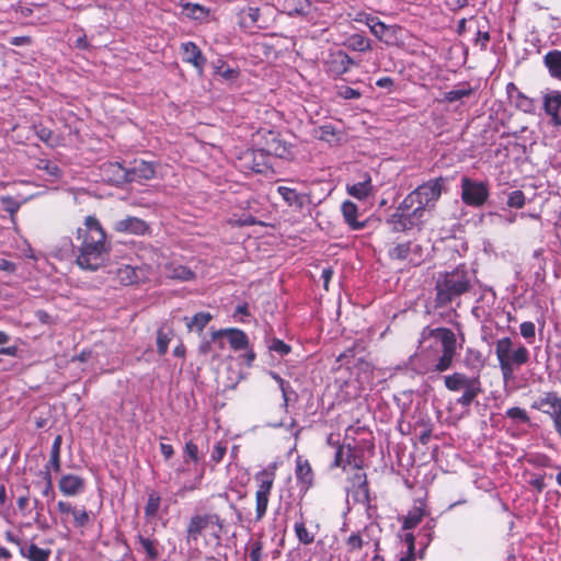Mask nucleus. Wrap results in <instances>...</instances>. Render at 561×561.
<instances>
[{"label": "nucleus", "instance_id": "f257e3e1", "mask_svg": "<svg viewBox=\"0 0 561 561\" xmlns=\"http://www.w3.org/2000/svg\"><path fill=\"white\" fill-rule=\"evenodd\" d=\"M78 254L76 264L84 271L95 272L104 266L110 251L111 242L100 220L95 216H87L83 226L76 232Z\"/></svg>", "mask_w": 561, "mask_h": 561}, {"label": "nucleus", "instance_id": "f03ea898", "mask_svg": "<svg viewBox=\"0 0 561 561\" xmlns=\"http://www.w3.org/2000/svg\"><path fill=\"white\" fill-rule=\"evenodd\" d=\"M495 356L505 383L515 379V371L529 362L530 353L522 343L504 336L495 342Z\"/></svg>", "mask_w": 561, "mask_h": 561}, {"label": "nucleus", "instance_id": "7ed1b4c3", "mask_svg": "<svg viewBox=\"0 0 561 561\" xmlns=\"http://www.w3.org/2000/svg\"><path fill=\"white\" fill-rule=\"evenodd\" d=\"M471 288V278L465 266H458L451 272L439 274L436 284L437 307H445Z\"/></svg>", "mask_w": 561, "mask_h": 561}, {"label": "nucleus", "instance_id": "20e7f679", "mask_svg": "<svg viewBox=\"0 0 561 561\" xmlns=\"http://www.w3.org/2000/svg\"><path fill=\"white\" fill-rule=\"evenodd\" d=\"M434 339L440 344V355L435 363L427 369L433 373H444L453 367L454 360L457 355V339L453 330L448 328L425 327L421 332L420 343H425L427 340Z\"/></svg>", "mask_w": 561, "mask_h": 561}, {"label": "nucleus", "instance_id": "39448f33", "mask_svg": "<svg viewBox=\"0 0 561 561\" xmlns=\"http://www.w3.org/2000/svg\"><path fill=\"white\" fill-rule=\"evenodd\" d=\"M446 179L443 176L431 179L419 185L402 201V208H413L414 215L424 216L427 209H433L442 196Z\"/></svg>", "mask_w": 561, "mask_h": 561}, {"label": "nucleus", "instance_id": "423d86ee", "mask_svg": "<svg viewBox=\"0 0 561 561\" xmlns=\"http://www.w3.org/2000/svg\"><path fill=\"white\" fill-rule=\"evenodd\" d=\"M444 386L451 392H462L457 403L463 408H469L483 391L479 374L469 376L461 371H454L444 377Z\"/></svg>", "mask_w": 561, "mask_h": 561}, {"label": "nucleus", "instance_id": "0eeeda50", "mask_svg": "<svg viewBox=\"0 0 561 561\" xmlns=\"http://www.w3.org/2000/svg\"><path fill=\"white\" fill-rule=\"evenodd\" d=\"M224 529L222 520L217 514H196L191 517L187 525V542H196L198 538L207 530L219 541Z\"/></svg>", "mask_w": 561, "mask_h": 561}, {"label": "nucleus", "instance_id": "6e6552de", "mask_svg": "<svg viewBox=\"0 0 561 561\" xmlns=\"http://www.w3.org/2000/svg\"><path fill=\"white\" fill-rule=\"evenodd\" d=\"M256 491H255V520L260 522L266 514L271 492L275 481V466H270L266 469L255 474Z\"/></svg>", "mask_w": 561, "mask_h": 561}, {"label": "nucleus", "instance_id": "1a4fd4ad", "mask_svg": "<svg viewBox=\"0 0 561 561\" xmlns=\"http://www.w3.org/2000/svg\"><path fill=\"white\" fill-rule=\"evenodd\" d=\"M489 197L488 184L471 180L468 176L461 179V199L468 206L480 207Z\"/></svg>", "mask_w": 561, "mask_h": 561}, {"label": "nucleus", "instance_id": "9d476101", "mask_svg": "<svg viewBox=\"0 0 561 561\" xmlns=\"http://www.w3.org/2000/svg\"><path fill=\"white\" fill-rule=\"evenodd\" d=\"M57 510L60 516V523L68 528L69 524H72L76 528H83L90 523V514L84 508H78L70 502L59 501L57 503Z\"/></svg>", "mask_w": 561, "mask_h": 561}, {"label": "nucleus", "instance_id": "9b49d317", "mask_svg": "<svg viewBox=\"0 0 561 561\" xmlns=\"http://www.w3.org/2000/svg\"><path fill=\"white\" fill-rule=\"evenodd\" d=\"M151 274V268L149 265L142 266H131V265H122L116 271V277L122 285L129 286L134 284H138L141 282H146Z\"/></svg>", "mask_w": 561, "mask_h": 561}, {"label": "nucleus", "instance_id": "f8f14e48", "mask_svg": "<svg viewBox=\"0 0 561 561\" xmlns=\"http://www.w3.org/2000/svg\"><path fill=\"white\" fill-rule=\"evenodd\" d=\"M531 409L540 411L551 417L561 413V397L554 391H547L531 402Z\"/></svg>", "mask_w": 561, "mask_h": 561}, {"label": "nucleus", "instance_id": "ddd939ff", "mask_svg": "<svg viewBox=\"0 0 561 561\" xmlns=\"http://www.w3.org/2000/svg\"><path fill=\"white\" fill-rule=\"evenodd\" d=\"M421 218L422 216L414 215V207L403 209L401 203L389 217L388 224L391 225L393 231L400 232L413 228Z\"/></svg>", "mask_w": 561, "mask_h": 561}, {"label": "nucleus", "instance_id": "4468645a", "mask_svg": "<svg viewBox=\"0 0 561 561\" xmlns=\"http://www.w3.org/2000/svg\"><path fill=\"white\" fill-rule=\"evenodd\" d=\"M240 168L244 172L263 173L268 168L262 149H248L239 158Z\"/></svg>", "mask_w": 561, "mask_h": 561}, {"label": "nucleus", "instance_id": "2eb2a0df", "mask_svg": "<svg viewBox=\"0 0 561 561\" xmlns=\"http://www.w3.org/2000/svg\"><path fill=\"white\" fill-rule=\"evenodd\" d=\"M114 230L119 233L144 236L149 231V225L138 217L127 216L114 224Z\"/></svg>", "mask_w": 561, "mask_h": 561}, {"label": "nucleus", "instance_id": "dca6fc26", "mask_svg": "<svg viewBox=\"0 0 561 561\" xmlns=\"http://www.w3.org/2000/svg\"><path fill=\"white\" fill-rule=\"evenodd\" d=\"M264 154L275 156L278 158H287L291 154L290 146L279 139L274 131H267L265 145L261 148Z\"/></svg>", "mask_w": 561, "mask_h": 561}, {"label": "nucleus", "instance_id": "f3484780", "mask_svg": "<svg viewBox=\"0 0 561 561\" xmlns=\"http://www.w3.org/2000/svg\"><path fill=\"white\" fill-rule=\"evenodd\" d=\"M104 179L115 185L129 183L128 169L118 162H107L101 167Z\"/></svg>", "mask_w": 561, "mask_h": 561}, {"label": "nucleus", "instance_id": "a211bd4d", "mask_svg": "<svg viewBox=\"0 0 561 561\" xmlns=\"http://www.w3.org/2000/svg\"><path fill=\"white\" fill-rule=\"evenodd\" d=\"M183 60L193 65V67L202 76L204 67L206 65V58L203 55L199 47L193 42H186L182 44Z\"/></svg>", "mask_w": 561, "mask_h": 561}, {"label": "nucleus", "instance_id": "6ab92c4d", "mask_svg": "<svg viewBox=\"0 0 561 561\" xmlns=\"http://www.w3.org/2000/svg\"><path fill=\"white\" fill-rule=\"evenodd\" d=\"M334 466L343 469H345L346 466H353L354 468L359 469L362 460L356 457L351 445H339L334 456Z\"/></svg>", "mask_w": 561, "mask_h": 561}, {"label": "nucleus", "instance_id": "aec40b11", "mask_svg": "<svg viewBox=\"0 0 561 561\" xmlns=\"http://www.w3.org/2000/svg\"><path fill=\"white\" fill-rule=\"evenodd\" d=\"M58 485L64 495L76 496L84 490L85 481L76 474H65L60 478Z\"/></svg>", "mask_w": 561, "mask_h": 561}, {"label": "nucleus", "instance_id": "412c9836", "mask_svg": "<svg viewBox=\"0 0 561 561\" xmlns=\"http://www.w3.org/2000/svg\"><path fill=\"white\" fill-rule=\"evenodd\" d=\"M327 64L331 73L340 76L347 72L354 61L345 51L337 50L331 54Z\"/></svg>", "mask_w": 561, "mask_h": 561}, {"label": "nucleus", "instance_id": "4be33fe9", "mask_svg": "<svg viewBox=\"0 0 561 561\" xmlns=\"http://www.w3.org/2000/svg\"><path fill=\"white\" fill-rule=\"evenodd\" d=\"M346 191L351 196L359 201L366 199L374 192L371 176L368 173L362 174L360 180L358 182L347 184Z\"/></svg>", "mask_w": 561, "mask_h": 561}, {"label": "nucleus", "instance_id": "5701e85b", "mask_svg": "<svg viewBox=\"0 0 561 561\" xmlns=\"http://www.w3.org/2000/svg\"><path fill=\"white\" fill-rule=\"evenodd\" d=\"M227 335L231 347L236 351L245 350L249 346L247 334L240 329H224L213 333V339Z\"/></svg>", "mask_w": 561, "mask_h": 561}, {"label": "nucleus", "instance_id": "b1692460", "mask_svg": "<svg viewBox=\"0 0 561 561\" xmlns=\"http://www.w3.org/2000/svg\"><path fill=\"white\" fill-rule=\"evenodd\" d=\"M156 175L154 164L147 161H136L134 167L128 169V178L130 182H139L142 180H151Z\"/></svg>", "mask_w": 561, "mask_h": 561}, {"label": "nucleus", "instance_id": "393cba45", "mask_svg": "<svg viewBox=\"0 0 561 561\" xmlns=\"http://www.w3.org/2000/svg\"><path fill=\"white\" fill-rule=\"evenodd\" d=\"M277 192L288 206L294 207L297 210H301L308 203V196L306 194L298 193L295 188L278 186Z\"/></svg>", "mask_w": 561, "mask_h": 561}, {"label": "nucleus", "instance_id": "a878e982", "mask_svg": "<svg viewBox=\"0 0 561 561\" xmlns=\"http://www.w3.org/2000/svg\"><path fill=\"white\" fill-rule=\"evenodd\" d=\"M163 274L165 277L180 282H187L195 277L193 271L182 264L174 262L168 263L163 267Z\"/></svg>", "mask_w": 561, "mask_h": 561}, {"label": "nucleus", "instance_id": "bb28decb", "mask_svg": "<svg viewBox=\"0 0 561 561\" xmlns=\"http://www.w3.org/2000/svg\"><path fill=\"white\" fill-rule=\"evenodd\" d=\"M296 479L301 488L308 490L313 483V471L308 460L298 457L296 460Z\"/></svg>", "mask_w": 561, "mask_h": 561}, {"label": "nucleus", "instance_id": "cd10ccee", "mask_svg": "<svg viewBox=\"0 0 561 561\" xmlns=\"http://www.w3.org/2000/svg\"><path fill=\"white\" fill-rule=\"evenodd\" d=\"M20 552L30 561H48L51 554V550L49 548H41L32 542L22 545Z\"/></svg>", "mask_w": 561, "mask_h": 561}, {"label": "nucleus", "instance_id": "c85d7f7f", "mask_svg": "<svg viewBox=\"0 0 561 561\" xmlns=\"http://www.w3.org/2000/svg\"><path fill=\"white\" fill-rule=\"evenodd\" d=\"M358 208L357 205L351 201H346L342 204V215L345 222L353 230H360L365 227V221L357 220Z\"/></svg>", "mask_w": 561, "mask_h": 561}, {"label": "nucleus", "instance_id": "c756f323", "mask_svg": "<svg viewBox=\"0 0 561 561\" xmlns=\"http://www.w3.org/2000/svg\"><path fill=\"white\" fill-rule=\"evenodd\" d=\"M546 112L552 116L557 125H561V93L552 92L545 98Z\"/></svg>", "mask_w": 561, "mask_h": 561}, {"label": "nucleus", "instance_id": "7c9ffc66", "mask_svg": "<svg viewBox=\"0 0 561 561\" xmlns=\"http://www.w3.org/2000/svg\"><path fill=\"white\" fill-rule=\"evenodd\" d=\"M260 20V9L245 7L238 12V23L242 28H252L257 25Z\"/></svg>", "mask_w": 561, "mask_h": 561}, {"label": "nucleus", "instance_id": "2f4dec72", "mask_svg": "<svg viewBox=\"0 0 561 561\" xmlns=\"http://www.w3.org/2000/svg\"><path fill=\"white\" fill-rule=\"evenodd\" d=\"M543 64L551 77L561 80V50L553 49L548 51L543 57Z\"/></svg>", "mask_w": 561, "mask_h": 561}, {"label": "nucleus", "instance_id": "473e14b6", "mask_svg": "<svg viewBox=\"0 0 561 561\" xmlns=\"http://www.w3.org/2000/svg\"><path fill=\"white\" fill-rule=\"evenodd\" d=\"M369 528L364 527L362 530L352 533L346 539L347 550L350 552L360 550L364 545H367L369 541Z\"/></svg>", "mask_w": 561, "mask_h": 561}, {"label": "nucleus", "instance_id": "72a5a7b5", "mask_svg": "<svg viewBox=\"0 0 561 561\" xmlns=\"http://www.w3.org/2000/svg\"><path fill=\"white\" fill-rule=\"evenodd\" d=\"M61 444H62V437L61 435H57L54 438L51 449H50V457L49 461L46 466V471L51 468L55 472H59L61 468V460H60V453H61Z\"/></svg>", "mask_w": 561, "mask_h": 561}, {"label": "nucleus", "instance_id": "f704fd0d", "mask_svg": "<svg viewBox=\"0 0 561 561\" xmlns=\"http://www.w3.org/2000/svg\"><path fill=\"white\" fill-rule=\"evenodd\" d=\"M316 137L320 140L327 141L329 144H337L342 138V133L339 131L331 124H325L316 129Z\"/></svg>", "mask_w": 561, "mask_h": 561}, {"label": "nucleus", "instance_id": "c9c22d12", "mask_svg": "<svg viewBox=\"0 0 561 561\" xmlns=\"http://www.w3.org/2000/svg\"><path fill=\"white\" fill-rule=\"evenodd\" d=\"M211 319L213 317L209 312H197L192 318H184L188 331L195 330L197 332H202Z\"/></svg>", "mask_w": 561, "mask_h": 561}, {"label": "nucleus", "instance_id": "e433bc0d", "mask_svg": "<svg viewBox=\"0 0 561 561\" xmlns=\"http://www.w3.org/2000/svg\"><path fill=\"white\" fill-rule=\"evenodd\" d=\"M346 45L354 51H369L373 49L371 42L368 37L360 34H353L347 38Z\"/></svg>", "mask_w": 561, "mask_h": 561}, {"label": "nucleus", "instance_id": "4c0bfd02", "mask_svg": "<svg viewBox=\"0 0 561 561\" xmlns=\"http://www.w3.org/2000/svg\"><path fill=\"white\" fill-rule=\"evenodd\" d=\"M507 92L511 99L514 98L513 93H516V100L515 104L518 108H520L524 112H531L533 111V101L524 95L515 85L514 83H510L507 85Z\"/></svg>", "mask_w": 561, "mask_h": 561}, {"label": "nucleus", "instance_id": "58836bf2", "mask_svg": "<svg viewBox=\"0 0 561 561\" xmlns=\"http://www.w3.org/2000/svg\"><path fill=\"white\" fill-rule=\"evenodd\" d=\"M294 530L300 543L310 545L313 542L314 535L307 529L306 524L304 522V514L301 512L300 520L295 523Z\"/></svg>", "mask_w": 561, "mask_h": 561}, {"label": "nucleus", "instance_id": "ea45409f", "mask_svg": "<svg viewBox=\"0 0 561 561\" xmlns=\"http://www.w3.org/2000/svg\"><path fill=\"white\" fill-rule=\"evenodd\" d=\"M424 516V511L420 506L410 510L403 519V529H412L419 525Z\"/></svg>", "mask_w": 561, "mask_h": 561}, {"label": "nucleus", "instance_id": "a19ab883", "mask_svg": "<svg viewBox=\"0 0 561 561\" xmlns=\"http://www.w3.org/2000/svg\"><path fill=\"white\" fill-rule=\"evenodd\" d=\"M411 253V242L398 243L389 250V257L398 261L409 260Z\"/></svg>", "mask_w": 561, "mask_h": 561}, {"label": "nucleus", "instance_id": "79ce46f5", "mask_svg": "<svg viewBox=\"0 0 561 561\" xmlns=\"http://www.w3.org/2000/svg\"><path fill=\"white\" fill-rule=\"evenodd\" d=\"M161 497L156 492H151L148 495V501L145 506V516L147 518H152L157 515L160 508Z\"/></svg>", "mask_w": 561, "mask_h": 561}, {"label": "nucleus", "instance_id": "37998d69", "mask_svg": "<svg viewBox=\"0 0 561 561\" xmlns=\"http://www.w3.org/2000/svg\"><path fill=\"white\" fill-rule=\"evenodd\" d=\"M310 7L311 4L308 0H288V13L290 15H306Z\"/></svg>", "mask_w": 561, "mask_h": 561}, {"label": "nucleus", "instance_id": "c03bdc74", "mask_svg": "<svg viewBox=\"0 0 561 561\" xmlns=\"http://www.w3.org/2000/svg\"><path fill=\"white\" fill-rule=\"evenodd\" d=\"M137 539L149 559L157 560L159 558V551L154 540L146 538L141 535H138Z\"/></svg>", "mask_w": 561, "mask_h": 561}, {"label": "nucleus", "instance_id": "a18cd8bd", "mask_svg": "<svg viewBox=\"0 0 561 561\" xmlns=\"http://www.w3.org/2000/svg\"><path fill=\"white\" fill-rule=\"evenodd\" d=\"M184 12L186 15L194 20H203L207 16L208 11L205 10L204 7L197 4V3H185L183 5Z\"/></svg>", "mask_w": 561, "mask_h": 561}, {"label": "nucleus", "instance_id": "49530a36", "mask_svg": "<svg viewBox=\"0 0 561 561\" xmlns=\"http://www.w3.org/2000/svg\"><path fill=\"white\" fill-rule=\"evenodd\" d=\"M527 461L537 468H556L557 466L552 462V459L545 454L529 455Z\"/></svg>", "mask_w": 561, "mask_h": 561}, {"label": "nucleus", "instance_id": "de8ad7c7", "mask_svg": "<svg viewBox=\"0 0 561 561\" xmlns=\"http://www.w3.org/2000/svg\"><path fill=\"white\" fill-rule=\"evenodd\" d=\"M505 416L513 421L523 423V424H528L530 422V419H529L527 412L524 409L518 408V407L510 408L505 412Z\"/></svg>", "mask_w": 561, "mask_h": 561}, {"label": "nucleus", "instance_id": "09e8293b", "mask_svg": "<svg viewBox=\"0 0 561 561\" xmlns=\"http://www.w3.org/2000/svg\"><path fill=\"white\" fill-rule=\"evenodd\" d=\"M35 133H36V136L45 144L49 145V146H56L57 145V139L56 137L54 136V133L47 128V127H44V126H35Z\"/></svg>", "mask_w": 561, "mask_h": 561}, {"label": "nucleus", "instance_id": "8fccbe9b", "mask_svg": "<svg viewBox=\"0 0 561 561\" xmlns=\"http://www.w3.org/2000/svg\"><path fill=\"white\" fill-rule=\"evenodd\" d=\"M525 195L522 191H512L507 195V206L512 208H522L525 205Z\"/></svg>", "mask_w": 561, "mask_h": 561}, {"label": "nucleus", "instance_id": "3c124183", "mask_svg": "<svg viewBox=\"0 0 561 561\" xmlns=\"http://www.w3.org/2000/svg\"><path fill=\"white\" fill-rule=\"evenodd\" d=\"M520 335L528 342L533 343L536 336V327L531 321L522 322L519 325Z\"/></svg>", "mask_w": 561, "mask_h": 561}, {"label": "nucleus", "instance_id": "603ef678", "mask_svg": "<svg viewBox=\"0 0 561 561\" xmlns=\"http://www.w3.org/2000/svg\"><path fill=\"white\" fill-rule=\"evenodd\" d=\"M354 484H357L358 492L364 495L365 499L368 500V483L367 477L364 472H356L353 477Z\"/></svg>", "mask_w": 561, "mask_h": 561}, {"label": "nucleus", "instance_id": "864d4df0", "mask_svg": "<svg viewBox=\"0 0 561 561\" xmlns=\"http://www.w3.org/2000/svg\"><path fill=\"white\" fill-rule=\"evenodd\" d=\"M1 203L5 211H8L11 217H13L18 210L20 209L21 204L11 196L1 197Z\"/></svg>", "mask_w": 561, "mask_h": 561}, {"label": "nucleus", "instance_id": "5fc2aeb1", "mask_svg": "<svg viewBox=\"0 0 561 561\" xmlns=\"http://www.w3.org/2000/svg\"><path fill=\"white\" fill-rule=\"evenodd\" d=\"M471 89H455L445 93V100L448 102H456L465 96L471 94Z\"/></svg>", "mask_w": 561, "mask_h": 561}, {"label": "nucleus", "instance_id": "6e6d98bb", "mask_svg": "<svg viewBox=\"0 0 561 561\" xmlns=\"http://www.w3.org/2000/svg\"><path fill=\"white\" fill-rule=\"evenodd\" d=\"M226 453H227V445L225 443L218 442L211 450L210 459L215 463H219L222 460Z\"/></svg>", "mask_w": 561, "mask_h": 561}, {"label": "nucleus", "instance_id": "4d7b16f0", "mask_svg": "<svg viewBox=\"0 0 561 561\" xmlns=\"http://www.w3.org/2000/svg\"><path fill=\"white\" fill-rule=\"evenodd\" d=\"M169 342V336L162 330H159L157 333V350L160 355H164L168 352Z\"/></svg>", "mask_w": 561, "mask_h": 561}, {"label": "nucleus", "instance_id": "13d9d810", "mask_svg": "<svg viewBox=\"0 0 561 561\" xmlns=\"http://www.w3.org/2000/svg\"><path fill=\"white\" fill-rule=\"evenodd\" d=\"M268 348L273 352L278 353L279 355H287L290 352V346L278 339L272 340L271 344L268 345Z\"/></svg>", "mask_w": 561, "mask_h": 561}, {"label": "nucleus", "instance_id": "bf43d9fd", "mask_svg": "<svg viewBox=\"0 0 561 561\" xmlns=\"http://www.w3.org/2000/svg\"><path fill=\"white\" fill-rule=\"evenodd\" d=\"M369 30L377 38L381 39L387 31V25L377 18Z\"/></svg>", "mask_w": 561, "mask_h": 561}, {"label": "nucleus", "instance_id": "052dcab7", "mask_svg": "<svg viewBox=\"0 0 561 561\" xmlns=\"http://www.w3.org/2000/svg\"><path fill=\"white\" fill-rule=\"evenodd\" d=\"M215 69H216V73L221 76L225 79H233L238 75V72L234 69H232L230 67H226L224 65V62H221L220 66H215Z\"/></svg>", "mask_w": 561, "mask_h": 561}, {"label": "nucleus", "instance_id": "680f3d73", "mask_svg": "<svg viewBox=\"0 0 561 561\" xmlns=\"http://www.w3.org/2000/svg\"><path fill=\"white\" fill-rule=\"evenodd\" d=\"M339 95L345 100L359 99L362 93L351 87H342L339 91Z\"/></svg>", "mask_w": 561, "mask_h": 561}, {"label": "nucleus", "instance_id": "e2e57ef3", "mask_svg": "<svg viewBox=\"0 0 561 561\" xmlns=\"http://www.w3.org/2000/svg\"><path fill=\"white\" fill-rule=\"evenodd\" d=\"M262 550H263V545L261 541H254L252 545H251V551H250V560L251 561H261V558H262Z\"/></svg>", "mask_w": 561, "mask_h": 561}, {"label": "nucleus", "instance_id": "0e129e2a", "mask_svg": "<svg viewBox=\"0 0 561 561\" xmlns=\"http://www.w3.org/2000/svg\"><path fill=\"white\" fill-rule=\"evenodd\" d=\"M185 454L194 462L198 461V447L192 440L186 443V445H185Z\"/></svg>", "mask_w": 561, "mask_h": 561}, {"label": "nucleus", "instance_id": "69168bd1", "mask_svg": "<svg viewBox=\"0 0 561 561\" xmlns=\"http://www.w3.org/2000/svg\"><path fill=\"white\" fill-rule=\"evenodd\" d=\"M376 16H373L366 12H357L355 14V16L353 18V20L355 22H360V23H365L368 27L376 21Z\"/></svg>", "mask_w": 561, "mask_h": 561}, {"label": "nucleus", "instance_id": "338daca9", "mask_svg": "<svg viewBox=\"0 0 561 561\" xmlns=\"http://www.w3.org/2000/svg\"><path fill=\"white\" fill-rule=\"evenodd\" d=\"M9 43L13 46H27L33 43L31 36H14L11 37Z\"/></svg>", "mask_w": 561, "mask_h": 561}, {"label": "nucleus", "instance_id": "774afa93", "mask_svg": "<svg viewBox=\"0 0 561 561\" xmlns=\"http://www.w3.org/2000/svg\"><path fill=\"white\" fill-rule=\"evenodd\" d=\"M489 41H490L489 32L480 31V30L477 32V39H476V42L480 43L481 48H485L488 43H489Z\"/></svg>", "mask_w": 561, "mask_h": 561}]
</instances>
